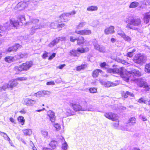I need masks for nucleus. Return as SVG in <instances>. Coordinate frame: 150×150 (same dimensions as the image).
Segmentation results:
<instances>
[{
    "instance_id": "obj_25",
    "label": "nucleus",
    "mask_w": 150,
    "mask_h": 150,
    "mask_svg": "<svg viewBox=\"0 0 150 150\" xmlns=\"http://www.w3.org/2000/svg\"><path fill=\"white\" fill-rule=\"evenodd\" d=\"M102 71L100 69H96L92 73V76L94 78L97 77L99 72H102Z\"/></svg>"
},
{
    "instance_id": "obj_29",
    "label": "nucleus",
    "mask_w": 150,
    "mask_h": 150,
    "mask_svg": "<svg viewBox=\"0 0 150 150\" xmlns=\"http://www.w3.org/2000/svg\"><path fill=\"white\" fill-rule=\"evenodd\" d=\"M23 133L25 135L30 136L32 134V131L30 129H25L23 130Z\"/></svg>"
},
{
    "instance_id": "obj_19",
    "label": "nucleus",
    "mask_w": 150,
    "mask_h": 150,
    "mask_svg": "<svg viewBox=\"0 0 150 150\" xmlns=\"http://www.w3.org/2000/svg\"><path fill=\"white\" fill-rule=\"evenodd\" d=\"M22 46L19 44H17L11 47H10V52L13 51L16 52L18 48H21Z\"/></svg>"
},
{
    "instance_id": "obj_2",
    "label": "nucleus",
    "mask_w": 150,
    "mask_h": 150,
    "mask_svg": "<svg viewBox=\"0 0 150 150\" xmlns=\"http://www.w3.org/2000/svg\"><path fill=\"white\" fill-rule=\"evenodd\" d=\"M70 106L73 108L74 110L75 111L80 110L94 111H96V109L93 108L92 106L91 105L89 107L87 105V103L84 102V105L81 106L78 103H70Z\"/></svg>"
},
{
    "instance_id": "obj_43",
    "label": "nucleus",
    "mask_w": 150,
    "mask_h": 150,
    "mask_svg": "<svg viewBox=\"0 0 150 150\" xmlns=\"http://www.w3.org/2000/svg\"><path fill=\"white\" fill-rule=\"evenodd\" d=\"M117 34L122 38L125 33H124L123 31L120 29L119 30L117 31Z\"/></svg>"
},
{
    "instance_id": "obj_34",
    "label": "nucleus",
    "mask_w": 150,
    "mask_h": 150,
    "mask_svg": "<svg viewBox=\"0 0 150 150\" xmlns=\"http://www.w3.org/2000/svg\"><path fill=\"white\" fill-rule=\"evenodd\" d=\"M122 38L125 41H127V42H130L132 39L131 38L128 36L127 35L125 34L122 37Z\"/></svg>"
},
{
    "instance_id": "obj_15",
    "label": "nucleus",
    "mask_w": 150,
    "mask_h": 150,
    "mask_svg": "<svg viewBox=\"0 0 150 150\" xmlns=\"http://www.w3.org/2000/svg\"><path fill=\"white\" fill-rule=\"evenodd\" d=\"M35 100L27 98L24 100L23 103L27 105L32 106L35 104Z\"/></svg>"
},
{
    "instance_id": "obj_14",
    "label": "nucleus",
    "mask_w": 150,
    "mask_h": 150,
    "mask_svg": "<svg viewBox=\"0 0 150 150\" xmlns=\"http://www.w3.org/2000/svg\"><path fill=\"white\" fill-rule=\"evenodd\" d=\"M114 29V27L113 26H110L109 27L105 29L104 30L105 33L106 35L113 33L115 32Z\"/></svg>"
},
{
    "instance_id": "obj_44",
    "label": "nucleus",
    "mask_w": 150,
    "mask_h": 150,
    "mask_svg": "<svg viewBox=\"0 0 150 150\" xmlns=\"http://www.w3.org/2000/svg\"><path fill=\"white\" fill-rule=\"evenodd\" d=\"M42 92L41 91H39L37 93H35L34 94V96H36L38 98H39L43 96L42 95Z\"/></svg>"
},
{
    "instance_id": "obj_23",
    "label": "nucleus",
    "mask_w": 150,
    "mask_h": 150,
    "mask_svg": "<svg viewBox=\"0 0 150 150\" xmlns=\"http://www.w3.org/2000/svg\"><path fill=\"white\" fill-rule=\"evenodd\" d=\"M84 39L82 36H79L78 38H77V44L79 45H80L83 44L84 43Z\"/></svg>"
},
{
    "instance_id": "obj_32",
    "label": "nucleus",
    "mask_w": 150,
    "mask_h": 150,
    "mask_svg": "<svg viewBox=\"0 0 150 150\" xmlns=\"http://www.w3.org/2000/svg\"><path fill=\"white\" fill-rule=\"evenodd\" d=\"M17 58L19 59L21 58H26L27 57V54L26 53H19L17 55Z\"/></svg>"
},
{
    "instance_id": "obj_31",
    "label": "nucleus",
    "mask_w": 150,
    "mask_h": 150,
    "mask_svg": "<svg viewBox=\"0 0 150 150\" xmlns=\"http://www.w3.org/2000/svg\"><path fill=\"white\" fill-rule=\"evenodd\" d=\"M98 9V7L95 6H91L87 8V10L89 11H96Z\"/></svg>"
},
{
    "instance_id": "obj_41",
    "label": "nucleus",
    "mask_w": 150,
    "mask_h": 150,
    "mask_svg": "<svg viewBox=\"0 0 150 150\" xmlns=\"http://www.w3.org/2000/svg\"><path fill=\"white\" fill-rule=\"evenodd\" d=\"M59 18L62 19H63L64 21H68L67 17L65 16V13H63L62 14L59 16Z\"/></svg>"
},
{
    "instance_id": "obj_62",
    "label": "nucleus",
    "mask_w": 150,
    "mask_h": 150,
    "mask_svg": "<svg viewBox=\"0 0 150 150\" xmlns=\"http://www.w3.org/2000/svg\"><path fill=\"white\" fill-rule=\"evenodd\" d=\"M65 65V64H61L59 66V68L60 69H62Z\"/></svg>"
},
{
    "instance_id": "obj_27",
    "label": "nucleus",
    "mask_w": 150,
    "mask_h": 150,
    "mask_svg": "<svg viewBox=\"0 0 150 150\" xmlns=\"http://www.w3.org/2000/svg\"><path fill=\"white\" fill-rule=\"evenodd\" d=\"M18 84V83L16 79L11 80L10 81V88H12L13 87L16 86Z\"/></svg>"
},
{
    "instance_id": "obj_47",
    "label": "nucleus",
    "mask_w": 150,
    "mask_h": 150,
    "mask_svg": "<svg viewBox=\"0 0 150 150\" xmlns=\"http://www.w3.org/2000/svg\"><path fill=\"white\" fill-rule=\"evenodd\" d=\"M18 57H17V55L15 56L14 57H12L10 56V62H14L17 59H18L17 58Z\"/></svg>"
},
{
    "instance_id": "obj_51",
    "label": "nucleus",
    "mask_w": 150,
    "mask_h": 150,
    "mask_svg": "<svg viewBox=\"0 0 150 150\" xmlns=\"http://www.w3.org/2000/svg\"><path fill=\"white\" fill-rule=\"evenodd\" d=\"M76 13V12L75 11H73L72 12H70L69 13H65V16L67 17H68L69 16L71 15H74Z\"/></svg>"
},
{
    "instance_id": "obj_12",
    "label": "nucleus",
    "mask_w": 150,
    "mask_h": 150,
    "mask_svg": "<svg viewBox=\"0 0 150 150\" xmlns=\"http://www.w3.org/2000/svg\"><path fill=\"white\" fill-rule=\"evenodd\" d=\"M138 85L140 87H143L145 88L146 91H148L149 90L150 88L147 83L142 80H141L139 81Z\"/></svg>"
},
{
    "instance_id": "obj_17",
    "label": "nucleus",
    "mask_w": 150,
    "mask_h": 150,
    "mask_svg": "<svg viewBox=\"0 0 150 150\" xmlns=\"http://www.w3.org/2000/svg\"><path fill=\"white\" fill-rule=\"evenodd\" d=\"M9 26V24L7 22L3 25V26L0 25V33H2L3 32L6 30H8V27Z\"/></svg>"
},
{
    "instance_id": "obj_53",
    "label": "nucleus",
    "mask_w": 150,
    "mask_h": 150,
    "mask_svg": "<svg viewBox=\"0 0 150 150\" xmlns=\"http://www.w3.org/2000/svg\"><path fill=\"white\" fill-rule=\"evenodd\" d=\"M77 51L78 52L80 53H84V51L83 50V48H81L80 47H79L77 49Z\"/></svg>"
},
{
    "instance_id": "obj_7",
    "label": "nucleus",
    "mask_w": 150,
    "mask_h": 150,
    "mask_svg": "<svg viewBox=\"0 0 150 150\" xmlns=\"http://www.w3.org/2000/svg\"><path fill=\"white\" fill-rule=\"evenodd\" d=\"M124 68L123 67H121L119 68H108L106 69L107 71L111 74H118L122 76L123 77L124 75V72L123 70Z\"/></svg>"
},
{
    "instance_id": "obj_18",
    "label": "nucleus",
    "mask_w": 150,
    "mask_h": 150,
    "mask_svg": "<svg viewBox=\"0 0 150 150\" xmlns=\"http://www.w3.org/2000/svg\"><path fill=\"white\" fill-rule=\"evenodd\" d=\"M103 84L107 87H109L111 86H115L117 85V83H114L109 81L103 82Z\"/></svg>"
},
{
    "instance_id": "obj_26",
    "label": "nucleus",
    "mask_w": 150,
    "mask_h": 150,
    "mask_svg": "<svg viewBox=\"0 0 150 150\" xmlns=\"http://www.w3.org/2000/svg\"><path fill=\"white\" fill-rule=\"evenodd\" d=\"M95 49L98 50L100 52H105V48L104 47L101 45H99Z\"/></svg>"
},
{
    "instance_id": "obj_58",
    "label": "nucleus",
    "mask_w": 150,
    "mask_h": 150,
    "mask_svg": "<svg viewBox=\"0 0 150 150\" xmlns=\"http://www.w3.org/2000/svg\"><path fill=\"white\" fill-rule=\"evenodd\" d=\"M127 56L128 57H131L133 56V54L130 52L127 53Z\"/></svg>"
},
{
    "instance_id": "obj_28",
    "label": "nucleus",
    "mask_w": 150,
    "mask_h": 150,
    "mask_svg": "<svg viewBox=\"0 0 150 150\" xmlns=\"http://www.w3.org/2000/svg\"><path fill=\"white\" fill-rule=\"evenodd\" d=\"M139 5V3L138 2L136 1H133L130 3L129 6V8H136Z\"/></svg>"
},
{
    "instance_id": "obj_46",
    "label": "nucleus",
    "mask_w": 150,
    "mask_h": 150,
    "mask_svg": "<svg viewBox=\"0 0 150 150\" xmlns=\"http://www.w3.org/2000/svg\"><path fill=\"white\" fill-rule=\"evenodd\" d=\"M41 133L44 137H48V132L47 131H45V130H42L41 131Z\"/></svg>"
},
{
    "instance_id": "obj_38",
    "label": "nucleus",
    "mask_w": 150,
    "mask_h": 150,
    "mask_svg": "<svg viewBox=\"0 0 150 150\" xmlns=\"http://www.w3.org/2000/svg\"><path fill=\"white\" fill-rule=\"evenodd\" d=\"M86 24V22H82L80 23L79 24L77 25L76 28L77 29H80L81 28L83 27Z\"/></svg>"
},
{
    "instance_id": "obj_35",
    "label": "nucleus",
    "mask_w": 150,
    "mask_h": 150,
    "mask_svg": "<svg viewBox=\"0 0 150 150\" xmlns=\"http://www.w3.org/2000/svg\"><path fill=\"white\" fill-rule=\"evenodd\" d=\"M67 115L68 116L72 115L75 114V112L71 109H67Z\"/></svg>"
},
{
    "instance_id": "obj_57",
    "label": "nucleus",
    "mask_w": 150,
    "mask_h": 150,
    "mask_svg": "<svg viewBox=\"0 0 150 150\" xmlns=\"http://www.w3.org/2000/svg\"><path fill=\"white\" fill-rule=\"evenodd\" d=\"M55 84V83L54 81H49L47 82L46 83V85H54Z\"/></svg>"
},
{
    "instance_id": "obj_60",
    "label": "nucleus",
    "mask_w": 150,
    "mask_h": 150,
    "mask_svg": "<svg viewBox=\"0 0 150 150\" xmlns=\"http://www.w3.org/2000/svg\"><path fill=\"white\" fill-rule=\"evenodd\" d=\"M5 61L8 63H9V56L6 57L4 58Z\"/></svg>"
},
{
    "instance_id": "obj_39",
    "label": "nucleus",
    "mask_w": 150,
    "mask_h": 150,
    "mask_svg": "<svg viewBox=\"0 0 150 150\" xmlns=\"http://www.w3.org/2000/svg\"><path fill=\"white\" fill-rule=\"evenodd\" d=\"M86 66V65L85 64L78 66L76 67V70L77 71H80L81 69H84Z\"/></svg>"
},
{
    "instance_id": "obj_56",
    "label": "nucleus",
    "mask_w": 150,
    "mask_h": 150,
    "mask_svg": "<svg viewBox=\"0 0 150 150\" xmlns=\"http://www.w3.org/2000/svg\"><path fill=\"white\" fill-rule=\"evenodd\" d=\"M56 55V53H53L49 57V59L51 60L53 58L55 57Z\"/></svg>"
},
{
    "instance_id": "obj_59",
    "label": "nucleus",
    "mask_w": 150,
    "mask_h": 150,
    "mask_svg": "<svg viewBox=\"0 0 150 150\" xmlns=\"http://www.w3.org/2000/svg\"><path fill=\"white\" fill-rule=\"evenodd\" d=\"M55 82L57 83H60L62 82V79L61 78L55 80Z\"/></svg>"
},
{
    "instance_id": "obj_45",
    "label": "nucleus",
    "mask_w": 150,
    "mask_h": 150,
    "mask_svg": "<svg viewBox=\"0 0 150 150\" xmlns=\"http://www.w3.org/2000/svg\"><path fill=\"white\" fill-rule=\"evenodd\" d=\"M68 147V146L67 143L65 141L64 143L62 144V149L64 150H66L67 149Z\"/></svg>"
},
{
    "instance_id": "obj_13",
    "label": "nucleus",
    "mask_w": 150,
    "mask_h": 150,
    "mask_svg": "<svg viewBox=\"0 0 150 150\" xmlns=\"http://www.w3.org/2000/svg\"><path fill=\"white\" fill-rule=\"evenodd\" d=\"M75 33H76L80 34L81 35H89L91 33L90 30H76Z\"/></svg>"
},
{
    "instance_id": "obj_24",
    "label": "nucleus",
    "mask_w": 150,
    "mask_h": 150,
    "mask_svg": "<svg viewBox=\"0 0 150 150\" xmlns=\"http://www.w3.org/2000/svg\"><path fill=\"white\" fill-rule=\"evenodd\" d=\"M57 144V141L55 140H52L51 141V142L49 144V145L51 148V149H54L56 146V145Z\"/></svg>"
},
{
    "instance_id": "obj_3",
    "label": "nucleus",
    "mask_w": 150,
    "mask_h": 150,
    "mask_svg": "<svg viewBox=\"0 0 150 150\" xmlns=\"http://www.w3.org/2000/svg\"><path fill=\"white\" fill-rule=\"evenodd\" d=\"M26 22L25 16L23 15H20L18 16V20L10 19V27L17 28L19 26H22L25 24Z\"/></svg>"
},
{
    "instance_id": "obj_11",
    "label": "nucleus",
    "mask_w": 150,
    "mask_h": 150,
    "mask_svg": "<svg viewBox=\"0 0 150 150\" xmlns=\"http://www.w3.org/2000/svg\"><path fill=\"white\" fill-rule=\"evenodd\" d=\"M66 40V38L64 37H62L56 38L49 45L50 47H52L58 43L60 40L64 41Z\"/></svg>"
},
{
    "instance_id": "obj_63",
    "label": "nucleus",
    "mask_w": 150,
    "mask_h": 150,
    "mask_svg": "<svg viewBox=\"0 0 150 150\" xmlns=\"http://www.w3.org/2000/svg\"><path fill=\"white\" fill-rule=\"evenodd\" d=\"M123 96L125 98H127L128 97V95L126 94V93H124L122 94Z\"/></svg>"
},
{
    "instance_id": "obj_9",
    "label": "nucleus",
    "mask_w": 150,
    "mask_h": 150,
    "mask_svg": "<svg viewBox=\"0 0 150 150\" xmlns=\"http://www.w3.org/2000/svg\"><path fill=\"white\" fill-rule=\"evenodd\" d=\"M105 116L107 118L113 121L118 120V117L117 114L112 112L105 113L104 114Z\"/></svg>"
},
{
    "instance_id": "obj_8",
    "label": "nucleus",
    "mask_w": 150,
    "mask_h": 150,
    "mask_svg": "<svg viewBox=\"0 0 150 150\" xmlns=\"http://www.w3.org/2000/svg\"><path fill=\"white\" fill-rule=\"evenodd\" d=\"M146 58L143 54L140 53L135 55L133 61L135 63L141 64L144 62L146 59Z\"/></svg>"
},
{
    "instance_id": "obj_40",
    "label": "nucleus",
    "mask_w": 150,
    "mask_h": 150,
    "mask_svg": "<svg viewBox=\"0 0 150 150\" xmlns=\"http://www.w3.org/2000/svg\"><path fill=\"white\" fill-rule=\"evenodd\" d=\"M92 42L95 49L99 45L98 44L97 40L95 39H93L92 40Z\"/></svg>"
},
{
    "instance_id": "obj_33",
    "label": "nucleus",
    "mask_w": 150,
    "mask_h": 150,
    "mask_svg": "<svg viewBox=\"0 0 150 150\" xmlns=\"http://www.w3.org/2000/svg\"><path fill=\"white\" fill-rule=\"evenodd\" d=\"M0 134L1 136L3 137L5 140H7L9 142V138L6 133L1 132L0 131Z\"/></svg>"
},
{
    "instance_id": "obj_16",
    "label": "nucleus",
    "mask_w": 150,
    "mask_h": 150,
    "mask_svg": "<svg viewBox=\"0 0 150 150\" xmlns=\"http://www.w3.org/2000/svg\"><path fill=\"white\" fill-rule=\"evenodd\" d=\"M47 115L52 122H54L55 121V116L54 112L51 110L48 111L47 112Z\"/></svg>"
},
{
    "instance_id": "obj_61",
    "label": "nucleus",
    "mask_w": 150,
    "mask_h": 150,
    "mask_svg": "<svg viewBox=\"0 0 150 150\" xmlns=\"http://www.w3.org/2000/svg\"><path fill=\"white\" fill-rule=\"evenodd\" d=\"M126 93L128 96H133V94L132 93L129 92L128 91H127Z\"/></svg>"
},
{
    "instance_id": "obj_49",
    "label": "nucleus",
    "mask_w": 150,
    "mask_h": 150,
    "mask_svg": "<svg viewBox=\"0 0 150 150\" xmlns=\"http://www.w3.org/2000/svg\"><path fill=\"white\" fill-rule=\"evenodd\" d=\"M54 127L57 131L59 130L60 129L61 127L60 125L58 123L55 124L54 125Z\"/></svg>"
},
{
    "instance_id": "obj_1",
    "label": "nucleus",
    "mask_w": 150,
    "mask_h": 150,
    "mask_svg": "<svg viewBox=\"0 0 150 150\" xmlns=\"http://www.w3.org/2000/svg\"><path fill=\"white\" fill-rule=\"evenodd\" d=\"M125 21L127 23L126 28L132 30L138 31L139 28L135 27H139L141 24V20L140 18H135L131 14L128 15Z\"/></svg>"
},
{
    "instance_id": "obj_42",
    "label": "nucleus",
    "mask_w": 150,
    "mask_h": 150,
    "mask_svg": "<svg viewBox=\"0 0 150 150\" xmlns=\"http://www.w3.org/2000/svg\"><path fill=\"white\" fill-rule=\"evenodd\" d=\"M100 66L103 68H104L106 69L108 68V65L105 62L101 63L100 64Z\"/></svg>"
},
{
    "instance_id": "obj_50",
    "label": "nucleus",
    "mask_w": 150,
    "mask_h": 150,
    "mask_svg": "<svg viewBox=\"0 0 150 150\" xmlns=\"http://www.w3.org/2000/svg\"><path fill=\"white\" fill-rule=\"evenodd\" d=\"M89 91L91 93H94L97 92V90L95 88H90L89 89Z\"/></svg>"
},
{
    "instance_id": "obj_20",
    "label": "nucleus",
    "mask_w": 150,
    "mask_h": 150,
    "mask_svg": "<svg viewBox=\"0 0 150 150\" xmlns=\"http://www.w3.org/2000/svg\"><path fill=\"white\" fill-rule=\"evenodd\" d=\"M69 55L70 56H73L74 57H75L79 56L80 54L78 52L77 50L73 49L70 51Z\"/></svg>"
},
{
    "instance_id": "obj_55",
    "label": "nucleus",
    "mask_w": 150,
    "mask_h": 150,
    "mask_svg": "<svg viewBox=\"0 0 150 150\" xmlns=\"http://www.w3.org/2000/svg\"><path fill=\"white\" fill-rule=\"evenodd\" d=\"M77 38H74L73 36H71L70 37V40L71 41L74 42L75 41L77 40Z\"/></svg>"
},
{
    "instance_id": "obj_52",
    "label": "nucleus",
    "mask_w": 150,
    "mask_h": 150,
    "mask_svg": "<svg viewBox=\"0 0 150 150\" xmlns=\"http://www.w3.org/2000/svg\"><path fill=\"white\" fill-rule=\"evenodd\" d=\"M138 102L140 103H144L145 104L146 103V100H144L143 98H141L139 99Z\"/></svg>"
},
{
    "instance_id": "obj_10",
    "label": "nucleus",
    "mask_w": 150,
    "mask_h": 150,
    "mask_svg": "<svg viewBox=\"0 0 150 150\" xmlns=\"http://www.w3.org/2000/svg\"><path fill=\"white\" fill-rule=\"evenodd\" d=\"M30 0L26 1V0L24 2L21 1L18 3L16 8L18 9L19 10H22L24 9L27 5L29 4V2Z\"/></svg>"
},
{
    "instance_id": "obj_64",
    "label": "nucleus",
    "mask_w": 150,
    "mask_h": 150,
    "mask_svg": "<svg viewBox=\"0 0 150 150\" xmlns=\"http://www.w3.org/2000/svg\"><path fill=\"white\" fill-rule=\"evenodd\" d=\"M47 52L44 53L42 56L43 58H45L46 57H47Z\"/></svg>"
},
{
    "instance_id": "obj_48",
    "label": "nucleus",
    "mask_w": 150,
    "mask_h": 150,
    "mask_svg": "<svg viewBox=\"0 0 150 150\" xmlns=\"http://www.w3.org/2000/svg\"><path fill=\"white\" fill-rule=\"evenodd\" d=\"M16 80H18L19 81H26L27 80V78L26 77H18L16 79Z\"/></svg>"
},
{
    "instance_id": "obj_21",
    "label": "nucleus",
    "mask_w": 150,
    "mask_h": 150,
    "mask_svg": "<svg viewBox=\"0 0 150 150\" xmlns=\"http://www.w3.org/2000/svg\"><path fill=\"white\" fill-rule=\"evenodd\" d=\"M150 18V11L147 13L145 15L144 17V22L147 24L149 21Z\"/></svg>"
},
{
    "instance_id": "obj_5",
    "label": "nucleus",
    "mask_w": 150,
    "mask_h": 150,
    "mask_svg": "<svg viewBox=\"0 0 150 150\" xmlns=\"http://www.w3.org/2000/svg\"><path fill=\"white\" fill-rule=\"evenodd\" d=\"M33 65V63L32 61L27 62L20 65L19 66L15 67L14 69L15 71H26L28 70Z\"/></svg>"
},
{
    "instance_id": "obj_54",
    "label": "nucleus",
    "mask_w": 150,
    "mask_h": 150,
    "mask_svg": "<svg viewBox=\"0 0 150 150\" xmlns=\"http://www.w3.org/2000/svg\"><path fill=\"white\" fill-rule=\"evenodd\" d=\"M115 121H116L115 122L113 123V125L114 127H117L118 126L119 124V121H118V120H116Z\"/></svg>"
},
{
    "instance_id": "obj_4",
    "label": "nucleus",
    "mask_w": 150,
    "mask_h": 150,
    "mask_svg": "<svg viewBox=\"0 0 150 150\" xmlns=\"http://www.w3.org/2000/svg\"><path fill=\"white\" fill-rule=\"evenodd\" d=\"M39 21V20L38 19H34L30 21L26 22V24L32 25V27L31 29V32L30 33V35H33L34 34L37 29H40L41 27H44L46 26L45 24L42 25H40L37 24V23H38Z\"/></svg>"
},
{
    "instance_id": "obj_30",
    "label": "nucleus",
    "mask_w": 150,
    "mask_h": 150,
    "mask_svg": "<svg viewBox=\"0 0 150 150\" xmlns=\"http://www.w3.org/2000/svg\"><path fill=\"white\" fill-rule=\"evenodd\" d=\"M9 85L8 83H5L3 86L0 87V92L5 91L6 88H9Z\"/></svg>"
},
{
    "instance_id": "obj_6",
    "label": "nucleus",
    "mask_w": 150,
    "mask_h": 150,
    "mask_svg": "<svg viewBox=\"0 0 150 150\" xmlns=\"http://www.w3.org/2000/svg\"><path fill=\"white\" fill-rule=\"evenodd\" d=\"M141 75V73L137 70H134L132 71H127L125 74H124L123 78L124 80L126 82L129 81L130 77H133L134 76H140Z\"/></svg>"
},
{
    "instance_id": "obj_22",
    "label": "nucleus",
    "mask_w": 150,
    "mask_h": 150,
    "mask_svg": "<svg viewBox=\"0 0 150 150\" xmlns=\"http://www.w3.org/2000/svg\"><path fill=\"white\" fill-rule=\"evenodd\" d=\"M136 119L134 117H131L128 120L127 124L128 125H133L136 123Z\"/></svg>"
},
{
    "instance_id": "obj_37",
    "label": "nucleus",
    "mask_w": 150,
    "mask_h": 150,
    "mask_svg": "<svg viewBox=\"0 0 150 150\" xmlns=\"http://www.w3.org/2000/svg\"><path fill=\"white\" fill-rule=\"evenodd\" d=\"M145 71L148 73H150V63L146 65Z\"/></svg>"
},
{
    "instance_id": "obj_36",
    "label": "nucleus",
    "mask_w": 150,
    "mask_h": 150,
    "mask_svg": "<svg viewBox=\"0 0 150 150\" xmlns=\"http://www.w3.org/2000/svg\"><path fill=\"white\" fill-rule=\"evenodd\" d=\"M18 121L21 123L22 125H23L24 124L25 122V120L24 119V117L21 116H19L18 118Z\"/></svg>"
}]
</instances>
